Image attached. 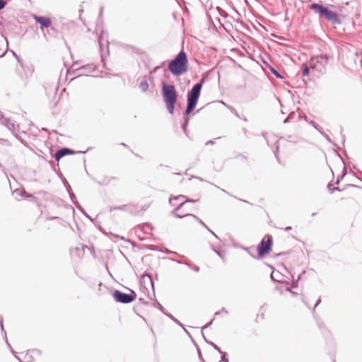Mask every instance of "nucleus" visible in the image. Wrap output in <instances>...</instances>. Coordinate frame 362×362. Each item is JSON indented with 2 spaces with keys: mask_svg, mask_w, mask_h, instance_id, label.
<instances>
[{
  "mask_svg": "<svg viewBox=\"0 0 362 362\" xmlns=\"http://www.w3.org/2000/svg\"><path fill=\"white\" fill-rule=\"evenodd\" d=\"M187 56L182 50L169 64L168 69L174 76H180L187 70Z\"/></svg>",
  "mask_w": 362,
  "mask_h": 362,
  "instance_id": "obj_1",
  "label": "nucleus"
},
{
  "mask_svg": "<svg viewBox=\"0 0 362 362\" xmlns=\"http://www.w3.org/2000/svg\"><path fill=\"white\" fill-rule=\"evenodd\" d=\"M163 98L165 103L168 112L173 115L174 113L175 105L177 102V93L173 85L163 83L162 88Z\"/></svg>",
  "mask_w": 362,
  "mask_h": 362,
  "instance_id": "obj_2",
  "label": "nucleus"
},
{
  "mask_svg": "<svg viewBox=\"0 0 362 362\" xmlns=\"http://www.w3.org/2000/svg\"><path fill=\"white\" fill-rule=\"evenodd\" d=\"M202 82L203 80L196 83L188 92L187 96V105L185 110L186 115H189L195 108L202 88Z\"/></svg>",
  "mask_w": 362,
  "mask_h": 362,
  "instance_id": "obj_3",
  "label": "nucleus"
},
{
  "mask_svg": "<svg viewBox=\"0 0 362 362\" xmlns=\"http://www.w3.org/2000/svg\"><path fill=\"white\" fill-rule=\"evenodd\" d=\"M329 59V55L320 54L310 58L309 64L311 69L320 74H324Z\"/></svg>",
  "mask_w": 362,
  "mask_h": 362,
  "instance_id": "obj_4",
  "label": "nucleus"
},
{
  "mask_svg": "<svg viewBox=\"0 0 362 362\" xmlns=\"http://www.w3.org/2000/svg\"><path fill=\"white\" fill-rule=\"evenodd\" d=\"M112 296L117 302L124 304L130 303L136 298V294L132 291V293H125L116 290L113 292Z\"/></svg>",
  "mask_w": 362,
  "mask_h": 362,
  "instance_id": "obj_5",
  "label": "nucleus"
},
{
  "mask_svg": "<svg viewBox=\"0 0 362 362\" xmlns=\"http://www.w3.org/2000/svg\"><path fill=\"white\" fill-rule=\"evenodd\" d=\"M195 202V200L187 199L184 195H178L169 199L170 204L175 206L176 211L183 206H185L187 203H194Z\"/></svg>",
  "mask_w": 362,
  "mask_h": 362,
  "instance_id": "obj_6",
  "label": "nucleus"
},
{
  "mask_svg": "<svg viewBox=\"0 0 362 362\" xmlns=\"http://www.w3.org/2000/svg\"><path fill=\"white\" fill-rule=\"evenodd\" d=\"M272 247V238L269 235H266L260 242L257 247L258 255L263 257L269 253Z\"/></svg>",
  "mask_w": 362,
  "mask_h": 362,
  "instance_id": "obj_7",
  "label": "nucleus"
},
{
  "mask_svg": "<svg viewBox=\"0 0 362 362\" xmlns=\"http://www.w3.org/2000/svg\"><path fill=\"white\" fill-rule=\"evenodd\" d=\"M0 122L1 124L6 127V128L12 133L15 132L16 129L18 127L13 120L8 117H4L3 115H0Z\"/></svg>",
  "mask_w": 362,
  "mask_h": 362,
  "instance_id": "obj_8",
  "label": "nucleus"
},
{
  "mask_svg": "<svg viewBox=\"0 0 362 362\" xmlns=\"http://www.w3.org/2000/svg\"><path fill=\"white\" fill-rule=\"evenodd\" d=\"M322 18H325L328 21L332 22L333 24H340L341 21L338 18V16L336 13L330 11L327 8L325 13L322 16Z\"/></svg>",
  "mask_w": 362,
  "mask_h": 362,
  "instance_id": "obj_9",
  "label": "nucleus"
},
{
  "mask_svg": "<svg viewBox=\"0 0 362 362\" xmlns=\"http://www.w3.org/2000/svg\"><path fill=\"white\" fill-rule=\"evenodd\" d=\"M75 152L69 148H63L58 150L54 155V158L56 160H59L62 157L66 155L74 154Z\"/></svg>",
  "mask_w": 362,
  "mask_h": 362,
  "instance_id": "obj_10",
  "label": "nucleus"
},
{
  "mask_svg": "<svg viewBox=\"0 0 362 362\" xmlns=\"http://www.w3.org/2000/svg\"><path fill=\"white\" fill-rule=\"evenodd\" d=\"M310 8L318 13L320 18H322L327 8L322 4L315 3L310 6Z\"/></svg>",
  "mask_w": 362,
  "mask_h": 362,
  "instance_id": "obj_11",
  "label": "nucleus"
},
{
  "mask_svg": "<svg viewBox=\"0 0 362 362\" xmlns=\"http://www.w3.org/2000/svg\"><path fill=\"white\" fill-rule=\"evenodd\" d=\"M22 69H23V73L20 72L19 76L22 81V83L23 85H25L27 83L28 78L32 75V72L30 71V70L25 69L23 67H22Z\"/></svg>",
  "mask_w": 362,
  "mask_h": 362,
  "instance_id": "obj_12",
  "label": "nucleus"
},
{
  "mask_svg": "<svg viewBox=\"0 0 362 362\" xmlns=\"http://www.w3.org/2000/svg\"><path fill=\"white\" fill-rule=\"evenodd\" d=\"M35 21L45 28H48L51 25V21L48 18L36 16Z\"/></svg>",
  "mask_w": 362,
  "mask_h": 362,
  "instance_id": "obj_13",
  "label": "nucleus"
},
{
  "mask_svg": "<svg viewBox=\"0 0 362 362\" xmlns=\"http://www.w3.org/2000/svg\"><path fill=\"white\" fill-rule=\"evenodd\" d=\"M95 66L93 64H88L84 66H82L79 69V71H81V74H90L95 71Z\"/></svg>",
  "mask_w": 362,
  "mask_h": 362,
  "instance_id": "obj_14",
  "label": "nucleus"
},
{
  "mask_svg": "<svg viewBox=\"0 0 362 362\" xmlns=\"http://www.w3.org/2000/svg\"><path fill=\"white\" fill-rule=\"evenodd\" d=\"M139 88L143 92L147 91V90L148 88V83L147 81H141L140 83H139Z\"/></svg>",
  "mask_w": 362,
  "mask_h": 362,
  "instance_id": "obj_15",
  "label": "nucleus"
},
{
  "mask_svg": "<svg viewBox=\"0 0 362 362\" xmlns=\"http://www.w3.org/2000/svg\"><path fill=\"white\" fill-rule=\"evenodd\" d=\"M211 344H212V346H213V347L214 348L215 350H216L221 354H222V356H221L222 361H225V362H228V360L225 358L226 353L222 352L221 350L219 349V347L218 346H216L215 344L211 343Z\"/></svg>",
  "mask_w": 362,
  "mask_h": 362,
  "instance_id": "obj_16",
  "label": "nucleus"
},
{
  "mask_svg": "<svg viewBox=\"0 0 362 362\" xmlns=\"http://www.w3.org/2000/svg\"><path fill=\"white\" fill-rule=\"evenodd\" d=\"M13 194L16 197H23L26 193L23 190L17 189L13 191Z\"/></svg>",
  "mask_w": 362,
  "mask_h": 362,
  "instance_id": "obj_17",
  "label": "nucleus"
},
{
  "mask_svg": "<svg viewBox=\"0 0 362 362\" xmlns=\"http://www.w3.org/2000/svg\"><path fill=\"white\" fill-rule=\"evenodd\" d=\"M310 66L304 64L303 65V76H308L309 74V71H310Z\"/></svg>",
  "mask_w": 362,
  "mask_h": 362,
  "instance_id": "obj_18",
  "label": "nucleus"
},
{
  "mask_svg": "<svg viewBox=\"0 0 362 362\" xmlns=\"http://www.w3.org/2000/svg\"><path fill=\"white\" fill-rule=\"evenodd\" d=\"M270 71L278 78H282L281 75L272 66H269Z\"/></svg>",
  "mask_w": 362,
  "mask_h": 362,
  "instance_id": "obj_19",
  "label": "nucleus"
},
{
  "mask_svg": "<svg viewBox=\"0 0 362 362\" xmlns=\"http://www.w3.org/2000/svg\"><path fill=\"white\" fill-rule=\"evenodd\" d=\"M327 187L331 193H333L334 191H341L339 187H333L332 183H329Z\"/></svg>",
  "mask_w": 362,
  "mask_h": 362,
  "instance_id": "obj_20",
  "label": "nucleus"
},
{
  "mask_svg": "<svg viewBox=\"0 0 362 362\" xmlns=\"http://www.w3.org/2000/svg\"><path fill=\"white\" fill-rule=\"evenodd\" d=\"M192 217H193L194 219L197 220V221H198V222H199V223H200L203 227H204L205 228H207V226H206V224H205V223H204L201 219H199L197 216H194V215H192Z\"/></svg>",
  "mask_w": 362,
  "mask_h": 362,
  "instance_id": "obj_21",
  "label": "nucleus"
},
{
  "mask_svg": "<svg viewBox=\"0 0 362 362\" xmlns=\"http://www.w3.org/2000/svg\"><path fill=\"white\" fill-rule=\"evenodd\" d=\"M104 35H105V33H101V35H100V37H99V39H98V40H99V45H100V48H101V47H102V46H103V40Z\"/></svg>",
  "mask_w": 362,
  "mask_h": 362,
  "instance_id": "obj_22",
  "label": "nucleus"
},
{
  "mask_svg": "<svg viewBox=\"0 0 362 362\" xmlns=\"http://www.w3.org/2000/svg\"><path fill=\"white\" fill-rule=\"evenodd\" d=\"M190 214L188 213L180 214H175V216L177 218H182L187 216H189Z\"/></svg>",
  "mask_w": 362,
  "mask_h": 362,
  "instance_id": "obj_23",
  "label": "nucleus"
},
{
  "mask_svg": "<svg viewBox=\"0 0 362 362\" xmlns=\"http://www.w3.org/2000/svg\"><path fill=\"white\" fill-rule=\"evenodd\" d=\"M168 316L178 325H182L181 323L177 319H175L172 315L169 314L168 315Z\"/></svg>",
  "mask_w": 362,
  "mask_h": 362,
  "instance_id": "obj_24",
  "label": "nucleus"
},
{
  "mask_svg": "<svg viewBox=\"0 0 362 362\" xmlns=\"http://www.w3.org/2000/svg\"><path fill=\"white\" fill-rule=\"evenodd\" d=\"M212 250H214V252L217 255H218L221 258H222V259L223 258V257L222 254H221L219 251L216 250L215 248H214L213 247H212Z\"/></svg>",
  "mask_w": 362,
  "mask_h": 362,
  "instance_id": "obj_25",
  "label": "nucleus"
},
{
  "mask_svg": "<svg viewBox=\"0 0 362 362\" xmlns=\"http://www.w3.org/2000/svg\"><path fill=\"white\" fill-rule=\"evenodd\" d=\"M6 5V2L4 0H0V10L4 8Z\"/></svg>",
  "mask_w": 362,
  "mask_h": 362,
  "instance_id": "obj_26",
  "label": "nucleus"
},
{
  "mask_svg": "<svg viewBox=\"0 0 362 362\" xmlns=\"http://www.w3.org/2000/svg\"><path fill=\"white\" fill-rule=\"evenodd\" d=\"M310 124H311L314 128H315L317 130H318L319 132H320V129H319V128H318V126H317V124H316L313 121H311V122H310Z\"/></svg>",
  "mask_w": 362,
  "mask_h": 362,
  "instance_id": "obj_27",
  "label": "nucleus"
},
{
  "mask_svg": "<svg viewBox=\"0 0 362 362\" xmlns=\"http://www.w3.org/2000/svg\"><path fill=\"white\" fill-rule=\"evenodd\" d=\"M209 232H210L216 238H218V236L210 229L207 227V228H206Z\"/></svg>",
  "mask_w": 362,
  "mask_h": 362,
  "instance_id": "obj_28",
  "label": "nucleus"
},
{
  "mask_svg": "<svg viewBox=\"0 0 362 362\" xmlns=\"http://www.w3.org/2000/svg\"><path fill=\"white\" fill-rule=\"evenodd\" d=\"M11 352L13 353V355L16 357V359H18L20 362H22L21 360L16 356V352L11 350Z\"/></svg>",
  "mask_w": 362,
  "mask_h": 362,
  "instance_id": "obj_29",
  "label": "nucleus"
},
{
  "mask_svg": "<svg viewBox=\"0 0 362 362\" xmlns=\"http://www.w3.org/2000/svg\"><path fill=\"white\" fill-rule=\"evenodd\" d=\"M187 123H188V119H185V123H184V124H183V125H182V128H183L184 129H185L186 126L187 125Z\"/></svg>",
  "mask_w": 362,
  "mask_h": 362,
  "instance_id": "obj_30",
  "label": "nucleus"
},
{
  "mask_svg": "<svg viewBox=\"0 0 362 362\" xmlns=\"http://www.w3.org/2000/svg\"><path fill=\"white\" fill-rule=\"evenodd\" d=\"M192 269H194V271H195V272H199V267H197V266H194V267H192Z\"/></svg>",
  "mask_w": 362,
  "mask_h": 362,
  "instance_id": "obj_31",
  "label": "nucleus"
},
{
  "mask_svg": "<svg viewBox=\"0 0 362 362\" xmlns=\"http://www.w3.org/2000/svg\"><path fill=\"white\" fill-rule=\"evenodd\" d=\"M213 321H214V320H212L208 325L203 327V329H205V328L208 327L209 325H211L212 324Z\"/></svg>",
  "mask_w": 362,
  "mask_h": 362,
  "instance_id": "obj_32",
  "label": "nucleus"
},
{
  "mask_svg": "<svg viewBox=\"0 0 362 362\" xmlns=\"http://www.w3.org/2000/svg\"><path fill=\"white\" fill-rule=\"evenodd\" d=\"M271 279H272L274 281H278V280H276V279H274V272H272V274H271Z\"/></svg>",
  "mask_w": 362,
  "mask_h": 362,
  "instance_id": "obj_33",
  "label": "nucleus"
},
{
  "mask_svg": "<svg viewBox=\"0 0 362 362\" xmlns=\"http://www.w3.org/2000/svg\"><path fill=\"white\" fill-rule=\"evenodd\" d=\"M322 134H323V136L325 137V139H326L327 141H329V136H328L327 134H323V133H322Z\"/></svg>",
  "mask_w": 362,
  "mask_h": 362,
  "instance_id": "obj_34",
  "label": "nucleus"
},
{
  "mask_svg": "<svg viewBox=\"0 0 362 362\" xmlns=\"http://www.w3.org/2000/svg\"><path fill=\"white\" fill-rule=\"evenodd\" d=\"M214 144V141L210 140V141H208L206 144L208 145V144Z\"/></svg>",
  "mask_w": 362,
  "mask_h": 362,
  "instance_id": "obj_35",
  "label": "nucleus"
},
{
  "mask_svg": "<svg viewBox=\"0 0 362 362\" xmlns=\"http://www.w3.org/2000/svg\"><path fill=\"white\" fill-rule=\"evenodd\" d=\"M221 312H223V313H226V314H228V311H227L225 308H223V309L221 310Z\"/></svg>",
  "mask_w": 362,
  "mask_h": 362,
  "instance_id": "obj_36",
  "label": "nucleus"
},
{
  "mask_svg": "<svg viewBox=\"0 0 362 362\" xmlns=\"http://www.w3.org/2000/svg\"><path fill=\"white\" fill-rule=\"evenodd\" d=\"M291 229V226H288V227L285 228V230H289Z\"/></svg>",
  "mask_w": 362,
  "mask_h": 362,
  "instance_id": "obj_37",
  "label": "nucleus"
},
{
  "mask_svg": "<svg viewBox=\"0 0 362 362\" xmlns=\"http://www.w3.org/2000/svg\"><path fill=\"white\" fill-rule=\"evenodd\" d=\"M6 52V50H5L4 52L0 54V57H3L5 54Z\"/></svg>",
  "mask_w": 362,
  "mask_h": 362,
  "instance_id": "obj_38",
  "label": "nucleus"
},
{
  "mask_svg": "<svg viewBox=\"0 0 362 362\" xmlns=\"http://www.w3.org/2000/svg\"><path fill=\"white\" fill-rule=\"evenodd\" d=\"M320 303V299H319V300L317 301V303H316V304H315V307H316V306H317Z\"/></svg>",
  "mask_w": 362,
  "mask_h": 362,
  "instance_id": "obj_39",
  "label": "nucleus"
},
{
  "mask_svg": "<svg viewBox=\"0 0 362 362\" xmlns=\"http://www.w3.org/2000/svg\"><path fill=\"white\" fill-rule=\"evenodd\" d=\"M349 186H350V187H357L356 185H350Z\"/></svg>",
  "mask_w": 362,
  "mask_h": 362,
  "instance_id": "obj_40",
  "label": "nucleus"
},
{
  "mask_svg": "<svg viewBox=\"0 0 362 362\" xmlns=\"http://www.w3.org/2000/svg\"><path fill=\"white\" fill-rule=\"evenodd\" d=\"M13 54L15 55L16 58L19 61L18 57L15 53H13Z\"/></svg>",
  "mask_w": 362,
  "mask_h": 362,
  "instance_id": "obj_41",
  "label": "nucleus"
},
{
  "mask_svg": "<svg viewBox=\"0 0 362 362\" xmlns=\"http://www.w3.org/2000/svg\"><path fill=\"white\" fill-rule=\"evenodd\" d=\"M0 325H1V329H3V324H2V322H0Z\"/></svg>",
  "mask_w": 362,
  "mask_h": 362,
  "instance_id": "obj_42",
  "label": "nucleus"
},
{
  "mask_svg": "<svg viewBox=\"0 0 362 362\" xmlns=\"http://www.w3.org/2000/svg\"><path fill=\"white\" fill-rule=\"evenodd\" d=\"M288 122V118H286V119H284V123H286Z\"/></svg>",
  "mask_w": 362,
  "mask_h": 362,
  "instance_id": "obj_43",
  "label": "nucleus"
},
{
  "mask_svg": "<svg viewBox=\"0 0 362 362\" xmlns=\"http://www.w3.org/2000/svg\"><path fill=\"white\" fill-rule=\"evenodd\" d=\"M26 197H33V196L29 194V195H27Z\"/></svg>",
  "mask_w": 362,
  "mask_h": 362,
  "instance_id": "obj_44",
  "label": "nucleus"
},
{
  "mask_svg": "<svg viewBox=\"0 0 362 362\" xmlns=\"http://www.w3.org/2000/svg\"><path fill=\"white\" fill-rule=\"evenodd\" d=\"M219 313H220L219 312H216V313H215V315H218Z\"/></svg>",
  "mask_w": 362,
  "mask_h": 362,
  "instance_id": "obj_45",
  "label": "nucleus"
}]
</instances>
